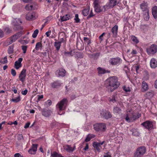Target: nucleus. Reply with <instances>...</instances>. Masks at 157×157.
I'll return each mask as SVG.
<instances>
[{
  "label": "nucleus",
  "instance_id": "9b49d317",
  "mask_svg": "<svg viewBox=\"0 0 157 157\" xmlns=\"http://www.w3.org/2000/svg\"><path fill=\"white\" fill-rule=\"evenodd\" d=\"M26 75V69H23L19 75L20 80L22 82H24L25 81Z\"/></svg>",
  "mask_w": 157,
  "mask_h": 157
},
{
  "label": "nucleus",
  "instance_id": "c03bdc74",
  "mask_svg": "<svg viewBox=\"0 0 157 157\" xmlns=\"http://www.w3.org/2000/svg\"><path fill=\"white\" fill-rule=\"evenodd\" d=\"M25 8L28 10H31L33 9V6L31 5H28L26 6Z\"/></svg>",
  "mask_w": 157,
  "mask_h": 157
},
{
  "label": "nucleus",
  "instance_id": "c756f323",
  "mask_svg": "<svg viewBox=\"0 0 157 157\" xmlns=\"http://www.w3.org/2000/svg\"><path fill=\"white\" fill-rule=\"evenodd\" d=\"M130 37L131 40L134 44H137L139 42V40L137 38L134 36H131Z\"/></svg>",
  "mask_w": 157,
  "mask_h": 157
},
{
  "label": "nucleus",
  "instance_id": "58836bf2",
  "mask_svg": "<svg viewBox=\"0 0 157 157\" xmlns=\"http://www.w3.org/2000/svg\"><path fill=\"white\" fill-rule=\"evenodd\" d=\"M7 62V57H5L4 58L1 59V63L3 64L6 63Z\"/></svg>",
  "mask_w": 157,
  "mask_h": 157
},
{
  "label": "nucleus",
  "instance_id": "0eeeda50",
  "mask_svg": "<svg viewBox=\"0 0 157 157\" xmlns=\"http://www.w3.org/2000/svg\"><path fill=\"white\" fill-rule=\"evenodd\" d=\"M122 59L119 57L111 58L109 60V62L112 65H117L120 64L122 62Z\"/></svg>",
  "mask_w": 157,
  "mask_h": 157
},
{
  "label": "nucleus",
  "instance_id": "473e14b6",
  "mask_svg": "<svg viewBox=\"0 0 157 157\" xmlns=\"http://www.w3.org/2000/svg\"><path fill=\"white\" fill-rule=\"evenodd\" d=\"M42 48V46L41 42H39L36 44L35 47V49L36 50H38L40 49L41 50Z\"/></svg>",
  "mask_w": 157,
  "mask_h": 157
},
{
  "label": "nucleus",
  "instance_id": "f8f14e48",
  "mask_svg": "<svg viewBox=\"0 0 157 157\" xmlns=\"http://www.w3.org/2000/svg\"><path fill=\"white\" fill-rule=\"evenodd\" d=\"M21 33H18L14 35L10 38V41L9 42V44H10L13 42L15 41L18 38L21 36Z\"/></svg>",
  "mask_w": 157,
  "mask_h": 157
},
{
  "label": "nucleus",
  "instance_id": "4d7b16f0",
  "mask_svg": "<svg viewBox=\"0 0 157 157\" xmlns=\"http://www.w3.org/2000/svg\"><path fill=\"white\" fill-rule=\"evenodd\" d=\"M28 90L27 89H25L24 91H22L21 93L23 95H25L26 94Z\"/></svg>",
  "mask_w": 157,
  "mask_h": 157
},
{
  "label": "nucleus",
  "instance_id": "e433bc0d",
  "mask_svg": "<svg viewBox=\"0 0 157 157\" xmlns=\"http://www.w3.org/2000/svg\"><path fill=\"white\" fill-rule=\"evenodd\" d=\"M54 46L56 47L57 50L59 51L61 46V42H55L54 43Z\"/></svg>",
  "mask_w": 157,
  "mask_h": 157
},
{
  "label": "nucleus",
  "instance_id": "4be33fe9",
  "mask_svg": "<svg viewBox=\"0 0 157 157\" xmlns=\"http://www.w3.org/2000/svg\"><path fill=\"white\" fill-rule=\"evenodd\" d=\"M150 65L152 68H155L157 67V61L154 58H152L151 60Z\"/></svg>",
  "mask_w": 157,
  "mask_h": 157
},
{
  "label": "nucleus",
  "instance_id": "e2e57ef3",
  "mask_svg": "<svg viewBox=\"0 0 157 157\" xmlns=\"http://www.w3.org/2000/svg\"><path fill=\"white\" fill-rule=\"evenodd\" d=\"M4 36V33L3 31L0 29V37H2Z\"/></svg>",
  "mask_w": 157,
  "mask_h": 157
},
{
  "label": "nucleus",
  "instance_id": "412c9836",
  "mask_svg": "<svg viewBox=\"0 0 157 157\" xmlns=\"http://www.w3.org/2000/svg\"><path fill=\"white\" fill-rule=\"evenodd\" d=\"M72 17V16L70 14H67L63 16H61V20L62 21H65L68 20Z\"/></svg>",
  "mask_w": 157,
  "mask_h": 157
},
{
  "label": "nucleus",
  "instance_id": "5fc2aeb1",
  "mask_svg": "<svg viewBox=\"0 0 157 157\" xmlns=\"http://www.w3.org/2000/svg\"><path fill=\"white\" fill-rule=\"evenodd\" d=\"M109 152L105 153V155H104V157H111V155L109 154Z\"/></svg>",
  "mask_w": 157,
  "mask_h": 157
},
{
  "label": "nucleus",
  "instance_id": "a878e982",
  "mask_svg": "<svg viewBox=\"0 0 157 157\" xmlns=\"http://www.w3.org/2000/svg\"><path fill=\"white\" fill-rule=\"evenodd\" d=\"M63 147L64 150L69 152H71L74 151V149H72V148L68 145H64Z\"/></svg>",
  "mask_w": 157,
  "mask_h": 157
},
{
  "label": "nucleus",
  "instance_id": "3c124183",
  "mask_svg": "<svg viewBox=\"0 0 157 157\" xmlns=\"http://www.w3.org/2000/svg\"><path fill=\"white\" fill-rule=\"evenodd\" d=\"M94 15L93 14L92 10H91V12L89 14V15H88V17H87V18H90L91 17H92L93 16H94Z\"/></svg>",
  "mask_w": 157,
  "mask_h": 157
},
{
  "label": "nucleus",
  "instance_id": "4468645a",
  "mask_svg": "<svg viewBox=\"0 0 157 157\" xmlns=\"http://www.w3.org/2000/svg\"><path fill=\"white\" fill-rule=\"evenodd\" d=\"M66 73L65 69H58L56 72V74L58 76L63 77L65 76Z\"/></svg>",
  "mask_w": 157,
  "mask_h": 157
},
{
  "label": "nucleus",
  "instance_id": "5701e85b",
  "mask_svg": "<svg viewBox=\"0 0 157 157\" xmlns=\"http://www.w3.org/2000/svg\"><path fill=\"white\" fill-rule=\"evenodd\" d=\"M42 112V115L45 117H48L50 115L51 111L50 110L43 109Z\"/></svg>",
  "mask_w": 157,
  "mask_h": 157
},
{
  "label": "nucleus",
  "instance_id": "c85d7f7f",
  "mask_svg": "<svg viewBox=\"0 0 157 157\" xmlns=\"http://www.w3.org/2000/svg\"><path fill=\"white\" fill-rule=\"evenodd\" d=\"M93 146L98 152H100V149L99 148L100 146L98 145V143L94 142L93 143Z\"/></svg>",
  "mask_w": 157,
  "mask_h": 157
},
{
  "label": "nucleus",
  "instance_id": "69168bd1",
  "mask_svg": "<svg viewBox=\"0 0 157 157\" xmlns=\"http://www.w3.org/2000/svg\"><path fill=\"white\" fill-rule=\"evenodd\" d=\"M14 156L15 157H20V156H21V155L19 153H17L15 154Z\"/></svg>",
  "mask_w": 157,
  "mask_h": 157
},
{
  "label": "nucleus",
  "instance_id": "f3484780",
  "mask_svg": "<svg viewBox=\"0 0 157 157\" xmlns=\"http://www.w3.org/2000/svg\"><path fill=\"white\" fill-rule=\"evenodd\" d=\"M62 83L59 81H56L51 83L52 87L54 88H57L61 86Z\"/></svg>",
  "mask_w": 157,
  "mask_h": 157
},
{
  "label": "nucleus",
  "instance_id": "a19ab883",
  "mask_svg": "<svg viewBox=\"0 0 157 157\" xmlns=\"http://www.w3.org/2000/svg\"><path fill=\"white\" fill-rule=\"evenodd\" d=\"M12 101L17 103V102H18L20 101V96H19L18 97H17L16 98H13L12 99Z\"/></svg>",
  "mask_w": 157,
  "mask_h": 157
},
{
  "label": "nucleus",
  "instance_id": "09e8293b",
  "mask_svg": "<svg viewBox=\"0 0 157 157\" xmlns=\"http://www.w3.org/2000/svg\"><path fill=\"white\" fill-rule=\"evenodd\" d=\"M27 47L26 46L23 45L22 46V49L23 51V53H25L27 50Z\"/></svg>",
  "mask_w": 157,
  "mask_h": 157
},
{
  "label": "nucleus",
  "instance_id": "2eb2a0df",
  "mask_svg": "<svg viewBox=\"0 0 157 157\" xmlns=\"http://www.w3.org/2000/svg\"><path fill=\"white\" fill-rule=\"evenodd\" d=\"M37 144H33L32 148L30 149L28 151L29 153L33 155L35 154L37 150Z\"/></svg>",
  "mask_w": 157,
  "mask_h": 157
},
{
  "label": "nucleus",
  "instance_id": "6e6d98bb",
  "mask_svg": "<svg viewBox=\"0 0 157 157\" xmlns=\"http://www.w3.org/2000/svg\"><path fill=\"white\" fill-rule=\"evenodd\" d=\"M17 138L18 140H22L23 139V136L22 134H19L17 136Z\"/></svg>",
  "mask_w": 157,
  "mask_h": 157
},
{
  "label": "nucleus",
  "instance_id": "49530a36",
  "mask_svg": "<svg viewBox=\"0 0 157 157\" xmlns=\"http://www.w3.org/2000/svg\"><path fill=\"white\" fill-rule=\"evenodd\" d=\"M75 20L76 23H78L80 21V19L78 18V15L76 14L75 15V17L74 19Z\"/></svg>",
  "mask_w": 157,
  "mask_h": 157
},
{
  "label": "nucleus",
  "instance_id": "20e7f679",
  "mask_svg": "<svg viewBox=\"0 0 157 157\" xmlns=\"http://www.w3.org/2000/svg\"><path fill=\"white\" fill-rule=\"evenodd\" d=\"M94 129L97 131L104 132L106 129V124L104 123H98L94 125Z\"/></svg>",
  "mask_w": 157,
  "mask_h": 157
},
{
  "label": "nucleus",
  "instance_id": "680f3d73",
  "mask_svg": "<svg viewBox=\"0 0 157 157\" xmlns=\"http://www.w3.org/2000/svg\"><path fill=\"white\" fill-rule=\"evenodd\" d=\"M30 124V123L29 122H28L27 123H26L25 126H24V128H28Z\"/></svg>",
  "mask_w": 157,
  "mask_h": 157
},
{
  "label": "nucleus",
  "instance_id": "4c0bfd02",
  "mask_svg": "<svg viewBox=\"0 0 157 157\" xmlns=\"http://www.w3.org/2000/svg\"><path fill=\"white\" fill-rule=\"evenodd\" d=\"M51 156L52 157H63L61 154H58L56 151L51 153Z\"/></svg>",
  "mask_w": 157,
  "mask_h": 157
},
{
  "label": "nucleus",
  "instance_id": "a211bd4d",
  "mask_svg": "<svg viewBox=\"0 0 157 157\" xmlns=\"http://www.w3.org/2000/svg\"><path fill=\"white\" fill-rule=\"evenodd\" d=\"M89 57L94 59H97L100 55V53L96 52L93 54H88Z\"/></svg>",
  "mask_w": 157,
  "mask_h": 157
},
{
  "label": "nucleus",
  "instance_id": "7ed1b4c3",
  "mask_svg": "<svg viewBox=\"0 0 157 157\" xmlns=\"http://www.w3.org/2000/svg\"><path fill=\"white\" fill-rule=\"evenodd\" d=\"M68 101L67 98H63L56 105L57 108H58L60 111L64 110L67 105Z\"/></svg>",
  "mask_w": 157,
  "mask_h": 157
},
{
  "label": "nucleus",
  "instance_id": "f03ea898",
  "mask_svg": "<svg viewBox=\"0 0 157 157\" xmlns=\"http://www.w3.org/2000/svg\"><path fill=\"white\" fill-rule=\"evenodd\" d=\"M146 149L144 146H141L137 148L134 153V157H140L143 155L146 152Z\"/></svg>",
  "mask_w": 157,
  "mask_h": 157
},
{
  "label": "nucleus",
  "instance_id": "a18cd8bd",
  "mask_svg": "<svg viewBox=\"0 0 157 157\" xmlns=\"http://www.w3.org/2000/svg\"><path fill=\"white\" fill-rule=\"evenodd\" d=\"M123 89L126 92H130L131 91L130 87H127L126 86H124L123 87Z\"/></svg>",
  "mask_w": 157,
  "mask_h": 157
},
{
  "label": "nucleus",
  "instance_id": "0e129e2a",
  "mask_svg": "<svg viewBox=\"0 0 157 157\" xmlns=\"http://www.w3.org/2000/svg\"><path fill=\"white\" fill-rule=\"evenodd\" d=\"M137 52L135 50L133 49L132 51L131 52V54L132 55L136 54Z\"/></svg>",
  "mask_w": 157,
  "mask_h": 157
},
{
  "label": "nucleus",
  "instance_id": "2f4dec72",
  "mask_svg": "<svg viewBox=\"0 0 157 157\" xmlns=\"http://www.w3.org/2000/svg\"><path fill=\"white\" fill-rule=\"evenodd\" d=\"M90 10V8L89 7H88L86 9H84L82 12L83 15L85 16H87L89 14Z\"/></svg>",
  "mask_w": 157,
  "mask_h": 157
},
{
  "label": "nucleus",
  "instance_id": "b1692460",
  "mask_svg": "<svg viewBox=\"0 0 157 157\" xmlns=\"http://www.w3.org/2000/svg\"><path fill=\"white\" fill-rule=\"evenodd\" d=\"M143 16L144 19L145 21H148L150 18L149 12V11L143 12Z\"/></svg>",
  "mask_w": 157,
  "mask_h": 157
},
{
  "label": "nucleus",
  "instance_id": "7c9ffc66",
  "mask_svg": "<svg viewBox=\"0 0 157 157\" xmlns=\"http://www.w3.org/2000/svg\"><path fill=\"white\" fill-rule=\"evenodd\" d=\"M95 137V135L93 134H89L86 136L85 140V141L88 142L91 139L94 138Z\"/></svg>",
  "mask_w": 157,
  "mask_h": 157
},
{
  "label": "nucleus",
  "instance_id": "f257e3e1",
  "mask_svg": "<svg viewBox=\"0 0 157 157\" xmlns=\"http://www.w3.org/2000/svg\"><path fill=\"white\" fill-rule=\"evenodd\" d=\"M119 85L117 78L115 76L109 78L105 82V86L111 92L117 89Z\"/></svg>",
  "mask_w": 157,
  "mask_h": 157
},
{
  "label": "nucleus",
  "instance_id": "ea45409f",
  "mask_svg": "<svg viewBox=\"0 0 157 157\" xmlns=\"http://www.w3.org/2000/svg\"><path fill=\"white\" fill-rule=\"evenodd\" d=\"M4 32L6 34H9L12 32L11 29L8 27H6L4 29Z\"/></svg>",
  "mask_w": 157,
  "mask_h": 157
},
{
  "label": "nucleus",
  "instance_id": "774afa93",
  "mask_svg": "<svg viewBox=\"0 0 157 157\" xmlns=\"http://www.w3.org/2000/svg\"><path fill=\"white\" fill-rule=\"evenodd\" d=\"M154 86L155 88L157 89V78L155 82Z\"/></svg>",
  "mask_w": 157,
  "mask_h": 157
},
{
  "label": "nucleus",
  "instance_id": "bf43d9fd",
  "mask_svg": "<svg viewBox=\"0 0 157 157\" xmlns=\"http://www.w3.org/2000/svg\"><path fill=\"white\" fill-rule=\"evenodd\" d=\"M43 98V95H38L37 100L39 101L41 99Z\"/></svg>",
  "mask_w": 157,
  "mask_h": 157
},
{
  "label": "nucleus",
  "instance_id": "dca6fc26",
  "mask_svg": "<svg viewBox=\"0 0 157 157\" xmlns=\"http://www.w3.org/2000/svg\"><path fill=\"white\" fill-rule=\"evenodd\" d=\"M118 30V26L117 25H115L111 29V32L112 33L113 36L114 37L117 36V34Z\"/></svg>",
  "mask_w": 157,
  "mask_h": 157
},
{
  "label": "nucleus",
  "instance_id": "393cba45",
  "mask_svg": "<svg viewBox=\"0 0 157 157\" xmlns=\"http://www.w3.org/2000/svg\"><path fill=\"white\" fill-rule=\"evenodd\" d=\"M152 14L155 18H157V6H155L152 9Z\"/></svg>",
  "mask_w": 157,
  "mask_h": 157
},
{
  "label": "nucleus",
  "instance_id": "de8ad7c7",
  "mask_svg": "<svg viewBox=\"0 0 157 157\" xmlns=\"http://www.w3.org/2000/svg\"><path fill=\"white\" fill-rule=\"evenodd\" d=\"M13 47L11 46H10L8 50V53L9 54H12L13 52Z\"/></svg>",
  "mask_w": 157,
  "mask_h": 157
},
{
  "label": "nucleus",
  "instance_id": "f704fd0d",
  "mask_svg": "<svg viewBox=\"0 0 157 157\" xmlns=\"http://www.w3.org/2000/svg\"><path fill=\"white\" fill-rule=\"evenodd\" d=\"M121 111V109L117 107H115L113 108V112L114 113H119Z\"/></svg>",
  "mask_w": 157,
  "mask_h": 157
},
{
  "label": "nucleus",
  "instance_id": "423d86ee",
  "mask_svg": "<svg viewBox=\"0 0 157 157\" xmlns=\"http://www.w3.org/2000/svg\"><path fill=\"white\" fill-rule=\"evenodd\" d=\"M147 52L148 54L155 53L157 52V46L155 44L151 45L147 49Z\"/></svg>",
  "mask_w": 157,
  "mask_h": 157
},
{
  "label": "nucleus",
  "instance_id": "052dcab7",
  "mask_svg": "<svg viewBox=\"0 0 157 157\" xmlns=\"http://www.w3.org/2000/svg\"><path fill=\"white\" fill-rule=\"evenodd\" d=\"M51 33V30L48 31L46 32L45 33V34L46 35L47 37H49L50 35V33Z\"/></svg>",
  "mask_w": 157,
  "mask_h": 157
},
{
  "label": "nucleus",
  "instance_id": "6ab92c4d",
  "mask_svg": "<svg viewBox=\"0 0 157 157\" xmlns=\"http://www.w3.org/2000/svg\"><path fill=\"white\" fill-rule=\"evenodd\" d=\"M26 18L28 20H34L36 19L35 14L34 13H29L26 14Z\"/></svg>",
  "mask_w": 157,
  "mask_h": 157
},
{
  "label": "nucleus",
  "instance_id": "39448f33",
  "mask_svg": "<svg viewBox=\"0 0 157 157\" xmlns=\"http://www.w3.org/2000/svg\"><path fill=\"white\" fill-rule=\"evenodd\" d=\"M100 115L101 117L106 120L111 118L112 116L109 111L105 109H103L100 111Z\"/></svg>",
  "mask_w": 157,
  "mask_h": 157
},
{
  "label": "nucleus",
  "instance_id": "bb28decb",
  "mask_svg": "<svg viewBox=\"0 0 157 157\" xmlns=\"http://www.w3.org/2000/svg\"><path fill=\"white\" fill-rule=\"evenodd\" d=\"M117 98V94H114L112 97L109 98V101L114 103L116 102Z\"/></svg>",
  "mask_w": 157,
  "mask_h": 157
},
{
  "label": "nucleus",
  "instance_id": "ddd939ff",
  "mask_svg": "<svg viewBox=\"0 0 157 157\" xmlns=\"http://www.w3.org/2000/svg\"><path fill=\"white\" fill-rule=\"evenodd\" d=\"M140 7L143 12L149 11L147 8V4L146 2H144L141 4H140Z\"/></svg>",
  "mask_w": 157,
  "mask_h": 157
},
{
  "label": "nucleus",
  "instance_id": "6e6552de",
  "mask_svg": "<svg viewBox=\"0 0 157 157\" xmlns=\"http://www.w3.org/2000/svg\"><path fill=\"white\" fill-rule=\"evenodd\" d=\"M94 4L95 11L97 13H99L103 11H104L103 7L102 8H101L99 5L98 1V0H95L94 1Z\"/></svg>",
  "mask_w": 157,
  "mask_h": 157
},
{
  "label": "nucleus",
  "instance_id": "cd10ccee",
  "mask_svg": "<svg viewBox=\"0 0 157 157\" xmlns=\"http://www.w3.org/2000/svg\"><path fill=\"white\" fill-rule=\"evenodd\" d=\"M110 72V71L106 70L105 69H98V73L99 75H101L103 74L109 73Z\"/></svg>",
  "mask_w": 157,
  "mask_h": 157
},
{
  "label": "nucleus",
  "instance_id": "c9c22d12",
  "mask_svg": "<svg viewBox=\"0 0 157 157\" xmlns=\"http://www.w3.org/2000/svg\"><path fill=\"white\" fill-rule=\"evenodd\" d=\"M130 131L132 133V135L133 136H138L139 135V133L136 129H132Z\"/></svg>",
  "mask_w": 157,
  "mask_h": 157
},
{
  "label": "nucleus",
  "instance_id": "aec40b11",
  "mask_svg": "<svg viewBox=\"0 0 157 157\" xmlns=\"http://www.w3.org/2000/svg\"><path fill=\"white\" fill-rule=\"evenodd\" d=\"M22 60L23 59L22 58H20L18 59V60L15 62L14 65L16 69H19L21 67V63Z\"/></svg>",
  "mask_w": 157,
  "mask_h": 157
},
{
  "label": "nucleus",
  "instance_id": "1a4fd4ad",
  "mask_svg": "<svg viewBox=\"0 0 157 157\" xmlns=\"http://www.w3.org/2000/svg\"><path fill=\"white\" fill-rule=\"evenodd\" d=\"M141 125L145 128L149 130H151L153 127L152 122L149 121H147L142 123Z\"/></svg>",
  "mask_w": 157,
  "mask_h": 157
},
{
  "label": "nucleus",
  "instance_id": "338daca9",
  "mask_svg": "<svg viewBox=\"0 0 157 157\" xmlns=\"http://www.w3.org/2000/svg\"><path fill=\"white\" fill-rule=\"evenodd\" d=\"M77 55H78V58H82L83 55L81 53H78Z\"/></svg>",
  "mask_w": 157,
  "mask_h": 157
},
{
  "label": "nucleus",
  "instance_id": "37998d69",
  "mask_svg": "<svg viewBox=\"0 0 157 157\" xmlns=\"http://www.w3.org/2000/svg\"><path fill=\"white\" fill-rule=\"evenodd\" d=\"M52 104V102L50 100H48L47 101L45 102V105L46 107H48L50 106Z\"/></svg>",
  "mask_w": 157,
  "mask_h": 157
},
{
  "label": "nucleus",
  "instance_id": "864d4df0",
  "mask_svg": "<svg viewBox=\"0 0 157 157\" xmlns=\"http://www.w3.org/2000/svg\"><path fill=\"white\" fill-rule=\"evenodd\" d=\"M133 67L136 68V69H139L140 68H141V67L140 64H136L134 65V66H133Z\"/></svg>",
  "mask_w": 157,
  "mask_h": 157
},
{
  "label": "nucleus",
  "instance_id": "13d9d810",
  "mask_svg": "<svg viewBox=\"0 0 157 157\" xmlns=\"http://www.w3.org/2000/svg\"><path fill=\"white\" fill-rule=\"evenodd\" d=\"M78 80V78L76 77H75L73 79H72L71 81V82L72 83H74L75 81H77Z\"/></svg>",
  "mask_w": 157,
  "mask_h": 157
},
{
  "label": "nucleus",
  "instance_id": "72a5a7b5",
  "mask_svg": "<svg viewBox=\"0 0 157 157\" xmlns=\"http://www.w3.org/2000/svg\"><path fill=\"white\" fill-rule=\"evenodd\" d=\"M142 89L144 91H146L148 89V86L147 83L144 81L143 82L142 84Z\"/></svg>",
  "mask_w": 157,
  "mask_h": 157
},
{
  "label": "nucleus",
  "instance_id": "79ce46f5",
  "mask_svg": "<svg viewBox=\"0 0 157 157\" xmlns=\"http://www.w3.org/2000/svg\"><path fill=\"white\" fill-rule=\"evenodd\" d=\"M38 32L39 30L38 29H36L35 30L33 34L32 37L34 38H36V37Z\"/></svg>",
  "mask_w": 157,
  "mask_h": 157
},
{
  "label": "nucleus",
  "instance_id": "8fccbe9b",
  "mask_svg": "<svg viewBox=\"0 0 157 157\" xmlns=\"http://www.w3.org/2000/svg\"><path fill=\"white\" fill-rule=\"evenodd\" d=\"M17 121H15L14 122H9L8 123V124L9 125H12L13 124H14L15 125H17Z\"/></svg>",
  "mask_w": 157,
  "mask_h": 157
},
{
  "label": "nucleus",
  "instance_id": "9d476101",
  "mask_svg": "<svg viewBox=\"0 0 157 157\" xmlns=\"http://www.w3.org/2000/svg\"><path fill=\"white\" fill-rule=\"evenodd\" d=\"M109 3L108 5L107 4L103 6L104 11H105L106 9L108 7L113 8L117 4V0H109Z\"/></svg>",
  "mask_w": 157,
  "mask_h": 157
},
{
  "label": "nucleus",
  "instance_id": "603ef678",
  "mask_svg": "<svg viewBox=\"0 0 157 157\" xmlns=\"http://www.w3.org/2000/svg\"><path fill=\"white\" fill-rule=\"evenodd\" d=\"M11 73L13 76H15L16 75V72L14 69H11Z\"/></svg>",
  "mask_w": 157,
  "mask_h": 157
}]
</instances>
